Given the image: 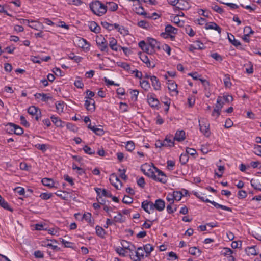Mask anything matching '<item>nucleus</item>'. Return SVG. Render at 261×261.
Segmentation results:
<instances>
[{
    "label": "nucleus",
    "mask_w": 261,
    "mask_h": 261,
    "mask_svg": "<svg viewBox=\"0 0 261 261\" xmlns=\"http://www.w3.org/2000/svg\"><path fill=\"white\" fill-rule=\"evenodd\" d=\"M90 8L95 15L101 16L107 12V6L99 1H95L90 4Z\"/></svg>",
    "instance_id": "nucleus-1"
},
{
    "label": "nucleus",
    "mask_w": 261,
    "mask_h": 261,
    "mask_svg": "<svg viewBox=\"0 0 261 261\" xmlns=\"http://www.w3.org/2000/svg\"><path fill=\"white\" fill-rule=\"evenodd\" d=\"M157 169L153 165L151 166L150 164L146 163L142 166L141 170L145 175L153 179V177H155V174Z\"/></svg>",
    "instance_id": "nucleus-2"
},
{
    "label": "nucleus",
    "mask_w": 261,
    "mask_h": 261,
    "mask_svg": "<svg viewBox=\"0 0 261 261\" xmlns=\"http://www.w3.org/2000/svg\"><path fill=\"white\" fill-rule=\"evenodd\" d=\"M96 42L100 51L108 52L109 48L108 41L102 35L97 36L96 38Z\"/></svg>",
    "instance_id": "nucleus-3"
},
{
    "label": "nucleus",
    "mask_w": 261,
    "mask_h": 261,
    "mask_svg": "<svg viewBox=\"0 0 261 261\" xmlns=\"http://www.w3.org/2000/svg\"><path fill=\"white\" fill-rule=\"evenodd\" d=\"M199 125L201 132L205 136L208 137L211 134L210 130V123L208 122L203 118H201L200 119H199Z\"/></svg>",
    "instance_id": "nucleus-4"
},
{
    "label": "nucleus",
    "mask_w": 261,
    "mask_h": 261,
    "mask_svg": "<svg viewBox=\"0 0 261 261\" xmlns=\"http://www.w3.org/2000/svg\"><path fill=\"white\" fill-rule=\"evenodd\" d=\"M130 257L133 261H141L144 256V251L141 247H138L137 250H134V253H130Z\"/></svg>",
    "instance_id": "nucleus-5"
},
{
    "label": "nucleus",
    "mask_w": 261,
    "mask_h": 261,
    "mask_svg": "<svg viewBox=\"0 0 261 261\" xmlns=\"http://www.w3.org/2000/svg\"><path fill=\"white\" fill-rule=\"evenodd\" d=\"M153 179L162 183H166L167 182L166 176L163 172L158 168L156 170L155 177H153Z\"/></svg>",
    "instance_id": "nucleus-6"
},
{
    "label": "nucleus",
    "mask_w": 261,
    "mask_h": 261,
    "mask_svg": "<svg viewBox=\"0 0 261 261\" xmlns=\"http://www.w3.org/2000/svg\"><path fill=\"white\" fill-rule=\"evenodd\" d=\"M141 207L146 213L148 214H150L154 210L153 202L151 201H143L142 202Z\"/></svg>",
    "instance_id": "nucleus-7"
},
{
    "label": "nucleus",
    "mask_w": 261,
    "mask_h": 261,
    "mask_svg": "<svg viewBox=\"0 0 261 261\" xmlns=\"http://www.w3.org/2000/svg\"><path fill=\"white\" fill-rule=\"evenodd\" d=\"M177 5H178L174 7V11L187 10L191 7L190 3L188 0H178Z\"/></svg>",
    "instance_id": "nucleus-8"
},
{
    "label": "nucleus",
    "mask_w": 261,
    "mask_h": 261,
    "mask_svg": "<svg viewBox=\"0 0 261 261\" xmlns=\"http://www.w3.org/2000/svg\"><path fill=\"white\" fill-rule=\"evenodd\" d=\"M28 112L29 114L35 116L36 120H38L41 117V111L39 109L35 106L30 107L28 109Z\"/></svg>",
    "instance_id": "nucleus-9"
},
{
    "label": "nucleus",
    "mask_w": 261,
    "mask_h": 261,
    "mask_svg": "<svg viewBox=\"0 0 261 261\" xmlns=\"http://www.w3.org/2000/svg\"><path fill=\"white\" fill-rule=\"evenodd\" d=\"M147 101L152 108H155L159 104V100L155 97V94L153 93H150L148 94Z\"/></svg>",
    "instance_id": "nucleus-10"
},
{
    "label": "nucleus",
    "mask_w": 261,
    "mask_h": 261,
    "mask_svg": "<svg viewBox=\"0 0 261 261\" xmlns=\"http://www.w3.org/2000/svg\"><path fill=\"white\" fill-rule=\"evenodd\" d=\"M109 46L114 51H118L121 50V46L117 44V40L114 37L109 38Z\"/></svg>",
    "instance_id": "nucleus-11"
},
{
    "label": "nucleus",
    "mask_w": 261,
    "mask_h": 261,
    "mask_svg": "<svg viewBox=\"0 0 261 261\" xmlns=\"http://www.w3.org/2000/svg\"><path fill=\"white\" fill-rule=\"evenodd\" d=\"M164 147H173L175 145L173 136L171 134L167 135L163 140Z\"/></svg>",
    "instance_id": "nucleus-12"
},
{
    "label": "nucleus",
    "mask_w": 261,
    "mask_h": 261,
    "mask_svg": "<svg viewBox=\"0 0 261 261\" xmlns=\"http://www.w3.org/2000/svg\"><path fill=\"white\" fill-rule=\"evenodd\" d=\"M154 210L156 209L159 212L163 211L165 207V201L161 199H158L153 203Z\"/></svg>",
    "instance_id": "nucleus-13"
},
{
    "label": "nucleus",
    "mask_w": 261,
    "mask_h": 261,
    "mask_svg": "<svg viewBox=\"0 0 261 261\" xmlns=\"http://www.w3.org/2000/svg\"><path fill=\"white\" fill-rule=\"evenodd\" d=\"M140 59L143 62L146 64L148 67H151L153 68L155 66V63L153 62H151L148 56L144 54H141L140 55Z\"/></svg>",
    "instance_id": "nucleus-14"
},
{
    "label": "nucleus",
    "mask_w": 261,
    "mask_h": 261,
    "mask_svg": "<svg viewBox=\"0 0 261 261\" xmlns=\"http://www.w3.org/2000/svg\"><path fill=\"white\" fill-rule=\"evenodd\" d=\"M94 100L86 99L85 101V107L86 110L91 112H94L95 110Z\"/></svg>",
    "instance_id": "nucleus-15"
},
{
    "label": "nucleus",
    "mask_w": 261,
    "mask_h": 261,
    "mask_svg": "<svg viewBox=\"0 0 261 261\" xmlns=\"http://www.w3.org/2000/svg\"><path fill=\"white\" fill-rule=\"evenodd\" d=\"M121 244L122 247L125 249L128 250L130 253H134V251L136 250L135 245L126 240H122Z\"/></svg>",
    "instance_id": "nucleus-16"
},
{
    "label": "nucleus",
    "mask_w": 261,
    "mask_h": 261,
    "mask_svg": "<svg viewBox=\"0 0 261 261\" xmlns=\"http://www.w3.org/2000/svg\"><path fill=\"white\" fill-rule=\"evenodd\" d=\"M186 138L185 132L183 130H178L176 131L173 139L174 141L181 142Z\"/></svg>",
    "instance_id": "nucleus-17"
},
{
    "label": "nucleus",
    "mask_w": 261,
    "mask_h": 261,
    "mask_svg": "<svg viewBox=\"0 0 261 261\" xmlns=\"http://www.w3.org/2000/svg\"><path fill=\"white\" fill-rule=\"evenodd\" d=\"M150 81L151 82V85L155 90L157 91L161 89V83L156 76L152 75L150 77Z\"/></svg>",
    "instance_id": "nucleus-18"
},
{
    "label": "nucleus",
    "mask_w": 261,
    "mask_h": 261,
    "mask_svg": "<svg viewBox=\"0 0 261 261\" xmlns=\"http://www.w3.org/2000/svg\"><path fill=\"white\" fill-rule=\"evenodd\" d=\"M205 28L206 30H215L217 31L219 34H220L221 33V28L214 22H211L210 23H206Z\"/></svg>",
    "instance_id": "nucleus-19"
},
{
    "label": "nucleus",
    "mask_w": 261,
    "mask_h": 261,
    "mask_svg": "<svg viewBox=\"0 0 261 261\" xmlns=\"http://www.w3.org/2000/svg\"><path fill=\"white\" fill-rule=\"evenodd\" d=\"M148 45L150 46V47L153 48L154 49L159 50L160 49V43L154 39L149 38L148 39Z\"/></svg>",
    "instance_id": "nucleus-20"
},
{
    "label": "nucleus",
    "mask_w": 261,
    "mask_h": 261,
    "mask_svg": "<svg viewBox=\"0 0 261 261\" xmlns=\"http://www.w3.org/2000/svg\"><path fill=\"white\" fill-rule=\"evenodd\" d=\"M30 23L31 24H29V27L36 30L43 29L44 28L42 23L38 21H31Z\"/></svg>",
    "instance_id": "nucleus-21"
},
{
    "label": "nucleus",
    "mask_w": 261,
    "mask_h": 261,
    "mask_svg": "<svg viewBox=\"0 0 261 261\" xmlns=\"http://www.w3.org/2000/svg\"><path fill=\"white\" fill-rule=\"evenodd\" d=\"M228 39L229 41L236 47L241 45L240 42L235 39V37L231 33H228Z\"/></svg>",
    "instance_id": "nucleus-22"
},
{
    "label": "nucleus",
    "mask_w": 261,
    "mask_h": 261,
    "mask_svg": "<svg viewBox=\"0 0 261 261\" xmlns=\"http://www.w3.org/2000/svg\"><path fill=\"white\" fill-rule=\"evenodd\" d=\"M233 251L229 248H224L222 254L227 257H229V261H234V258L232 256Z\"/></svg>",
    "instance_id": "nucleus-23"
},
{
    "label": "nucleus",
    "mask_w": 261,
    "mask_h": 261,
    "mask_svg": "<svg viewBox=\"0 0 261 261\" xmlns=\"http://www.w3.org/2000/svg\"><path fill=\"white\" fill-rule=\"evenodd\" d=\"M89 28L90 30L95 33H99L100 31V27L95 22L91 21L89 23Z\"/></svg>",
    "instance_id": "nucleus-24"
},
{
    "label": "nucleus",
    "mask_w": 261,
    "mask_h": 261,
    "mask_svg": "<svg viewBox=\"0 0 261 261\" xmlns=\"http://www.w3.org/2000/svg\"><path fill=\"white\" fill-rule=\"evenodd\" d=\"M36 99H40L42 101L46 102L51 98L48 94L36 93L34 94Z\"/></svg>",
    "instance_id": "nucleus-25"
},
{
    "label": "nucleus",
    "mask_w": 261,
    "mask_h": 261,
    "mask_svg": "<svg viewBox=\"0 0 261 261\" xmlns=\"http://www.w3.org/2000/svg\"><path fill=\"white\" fill-rule=\"evenodd\" d=\"M50 119L53 123L57 126L60 127H64L63 124L64 123L58 117L55 116H51Z\"/></svg>",
    "instance_id": "nucleus-26"
},
{
    "label": "nucleus",
    "mask_w": 261,
    "mask_h": 261,
    "mask_svg": "<svg viewBox=\"0 0 261 261\" xmlns=\"http://www.w3.org/2000/svg\"><path fill=\"white\" fill-rule=\"evenodd\" d=\"M168 88L170 91L175 92L176 95H178V91L177 90V85L175 84L172 80L168 81Z\"/></svg>",
    "instance_id": "nucleus-27"
},
{
    "label": "nucleus",
    "mask_w": 261,
    "mask_h": 261,
    "mask_svg": "<svg viewBox=\"0 0 261 261\" xmlns=\"http://www.w3.org/2000/svg\"><path fill=\"white\" fill-rule=\"evenodd\" d=\"M0 205L5 210H8L11 212L13 211V209L9 205L8 203L0 195Z\"/></svg>",
    "instance_id": "nucleus-28"
},
{
    "label": "nucleus",
    "mask_w": 261,
    "mask_h": 261,
    "mask_svg": "<svg viewBox=\"0 0 261 261\" xmlns=\"http://www.w3.org/2000/svg\"><path fill=\"white\" fill-rule=\"evenodd\" d=\"M109 180L112 185L118 189V185L116 184V183L117 182H120V181L115 173H113L110 175Z\"/></svg>",
    "instance_id": "nucleus-29"
},
{
    "label": "nucleus",
    "mask_w": 261,
    "mask_h": 261,
    "mask_svg": "<svg viewBox=\"0 0 261 261\" xmlns=\"http://www.w3.org/2000/svg\"><path fill=\"white\" fill-rule=\"evenodd\" d=\"M105 6H107V10L108 9L111 11H115L118 9L117 4L114 2H107Z\"/></svg>",
    "instance_id": "nucleus-30"
},
{
    "label": "nucleus",
    "mask_w": 261,
    "mask_h": 261,
    "mask_svg": "<svg viewBox=\"0 0 261 261\" xmlns=\"http://www.w3.org/2000/svg\"><path fill=\"white\" fill-rule=\"evenodd\" d=\"M210 203H211L212 204H213L216 208H221L223 210H225V211H228V212H231L232 211V210L231 208L229 207H227L226 206H225V205H221V204H220L214 201H211L210 200L209 201Z\"/></svg>",
    "instance_id": "nucleus-31"
},
{
    "label": "nucleus",
    "mask_w": 261,
    "mask_h": 261,
    "mask_svg": "<svg viewBox=\"0 0 261 261\" xmlns=\"http://www.w3.org/2000/svg\"><path fill=\"white\" fill-rule=\"evenodd\" d=\"M41 182L42 184L49 188L54 187V182L53 179L48 178H44L42 179Z\"/></svg>",
    "instance_id": "nucleus-32"
},
{
    "label": "nucleus",
    "mask_w": 261,
    "mask_h": 261,
    "mask_svg": "<svg viewBox=\"0 0 261 261\" xmlns=\"http://www.w3.org/2000/svg\"><path fill=\"white\" fill-rule=\"evenodd\" d=\"M141 87L145 91H148L150 88V85L148 81L146 80H142L140 81Z\"/></svg>",
    "instance_id": "nucleus-33"
},
{
    "label": "nucleus",
    "mask_w": 261,
    "mask_h": 261,
    "mask_svg": "<svg viewBox=\"0 0 261 261\" xmlns=\"http://www.w3.org/2000/svg\"><path fill=\"white\" fill-rule=\"evenodd\" d=\"M189 253L191 255L199 256L201 254V251L199 249H198L197 247H192L189 248Z\"/></svg>",
    "instance_id": "nucleus-34"
},
{
    "label": "nucleus",
    "mask_w": 261,
    "mask_h": 261,
    "mask_svg": "<svg viewBox=\"0 0 261 261\" xmlns=\"http://www.w3.org/2000/svg\"><path fill=\"white\" fill-rule=\"evenodd\" d=\"M246 251L248 255H256L258 254L255 249V246L248 247L246 249Z\"/></svg>",
    "instance_id": "nucleus-35"
},
{
    "label": "nucleus",
    "mask_w": 261,
    "mask_h": 261,
    "mask_svg": "<svg viewBox=\"0 0 261 261\" xmlns=\"http://www.w3.org/2000/svg\"><path fill=\"white\" fill-rule=\"evenodd\" d=\"M165 31L170 34H176L177 29L172 25L168 24L165 28Z\"/></svg>",
    "instance_id": "nucleus-36"
},
{
    "label": "nucleus",
    "mask_w": 261,
    "mask_h": 261,
    "mask_svg": "<svg viewBox=\"0 0 261 261\" xmlns=\"http://www.w3.org/2000/svg\"><path fill=\"white\" fill-rule=\"evenodd\" d=\"M95 229L96 233L97 236L102 238H104L106 234V232L105 230L101 227L97 225L96 226Z\"/></svg>",
    "instance_id": "nucleus-37"
},
{
    "label": "nucleus",
    "mask_w": 261,
    "mask_h": 261,
    "mask_svg": "<svg viewBox=\"0 0 261 261\" xmlns=\"http://www.w3.org/2000/svg\"><path fill=\"white\" fill-rule=\"evenodd\" d=\"M78 45L81 48H87L89 47V44L88 43L86 39L84 38H79L78 39Z\"/></svg>",
    "instance_id": "nucleus-38"
},
{
    "label": "nucleus",
    "mask_w": 261,
    "mask_h": 261,
    "mask_svg": "<svg viewBox=\"0 0 261 261\" xmlns=\"http://www.w3.org/2000/svg\"><path fill=\"white\" fill-rule=\"evenodd\" d=\"M192 48H193L194 49H202L203 48V44L198 41L190 45V50H192Z\"/></svg>",
    "instance_id": "nucleus-39"
},
{
    "label": "nucleus",
    "mask_w": 261,
    "mask_h": 261,
    "mask_svg": "<svg viewBox=\"0 0 261 261\" xmlns=\"http://www.w3.org/2000/svg\"><path fill=\"white\" fill-rule=\"evenodd\" d=\"M64 102L62 101H57L56 103V111L58 113H61L64 111Z\"/></svg>",
    "instance_id": "nucleus-40"
},
{
    "label": "nucleus",
    "mask_w": 261,
    "mask_h": 261,
    "mask_svg": "<svg viewBox=\"0 0 261 261\" xmlns=\"http://www.w3.org/2000/svg\"><path fill=\"white\" fill-rule=\"evenodd\" d=\"M153 247L150 244H147L144 246V251L146 253V256H148L150 252L153 250Z\"/></svg>",
    "instance_id": "nucleus-41"
},
{
    "label": "nucleus",
    "mask_w": 261,
    "mask_h": 261,
    "mask_svg": "<svg viewBox=\"0 0 261 261\" xmlns=\"http://www.w3.org/2000/svg\"><path fill=\"white\" fill-rule=\"evenodd\" d=\"M172 195L173 196L174 200L176 201H179L181 199L182 197L183 196V194L180 191H174L172 193Z\"/></svg>",
    "instance_id": "nucleus-42"
},
{
    "label": "nucleus",
    "mask_w": 261,
    "mask_h": 261,
    "mask_svg": "<svg viewBox=\"0 0 261 261\" xmlns=\"http://www.w3.org/2000/svg\"><path fill=\"white\" fill-rule=\"evenodd\" d=\"M251 185L254 189L261 191V184L258 181L252 179Z\"/></svg>",
    "instance_id": "nucleus-43"
},
{
    "label": "nucleus",
    "mask_w": 261,
    "mask_h": 261,
    "mask_svg": "<svg viewBox=\"0 0 261 261\" xmlns=\"http://www.w3.org/2000/svg\"><path fill=\"white\" fill-rule=\"evenodd\" d=\"M135 12L138 14L141 15H144L145 17L146 16L147 13L145 12L144 8L142 6H139L138 7L135 8Z\"/></svg>",
    "instance_id": "nucleus-44"
},
{
    "label": "nucleus",
    "mask_w": 261,
    "mask_h": 261,
    "mask_svg": "<svg viewBox=\"0 0 261 261\" xmlns=\"http://www.w3.org/2000/svg\"><path fill=\"white\" fill-rule=\"evenodd\" d=\"M189 160V156L187 153H182L179 158V161L181 164L184 165L187 163Z\"/></svg>",
    "instance_id": "nucleus-45"
},
{
    "label": "nucleus",
    "mask_w": 261,
    "mask_h": 261,
    "mask_svg": "<svg viewBox=\"0 0 261 261\" xmlns=\"http://www.w3.org/2000/svg\"><path fill=\"white\" fill-rule=\"evenodd\" d=\"M137 25L143 29H148L149 28V24L145 20H141L139 21Z\"/></svg>",
    "instance_id": "nucleus-46"
},
{
    "label": "nucleus",
    "mask_w": 261,
    "mask_h": 261,
    "mask_svg": "<svg viewBox=\"0 0 261 261\" xmlns=\"http://www.w3.org/2000/svg\"><path fill=\"white\" fill-rule=\"evenodd\" d=\"M167 211L169 214H172L176 211L177 210V206L176 205L173 204H168L167 206Z\"/></svg>",
    "instance_id": "nucleus-47"
},
{
    "label": "nucleus",
    "mask_w": 261,
    "mask_h": 261,
    "mask_svg": "<svg viewBox=\"0 0 261 261\" xmlns=\"http://www.w3.org/2000/svg\"><path fill=\"white\" fill-rule=\"evenodd\" d=\"M221 113V107L219 106L218 108H215L212 114L213 117L217 119L220 115Z\"/></svg>",
    "instance_id": "nucleus-48"
},
{
    "label": "nucleus",
    "mask_w": 261,
    "mask_h": 261,
    "mask_svg": "<svg viewBox=\"0 0 261 261\" xmlns=\"http://www.w3.org/2000/svg\"><path fill=\"white\" fill-rule=\"evenodd\" d=\"M126 150L128 151H132L135 149V144L132 141H128L125 145Z\"/></svg>",
    "instance_id": "nucleus-49"
},
{
    "label": "nucleus",
    "mask_w": 261,
    "mask_h": 261,
    "mask_svg": "<svg viewBox=\"0 0 261 261\" xmlns=\"http://www.w3.org/2000/svg\"><path fill=\"white\" fill-rule=\"evenodd\" d=\"M83 149L85 153L86 154L92 155L95 153V150L91 149L90 147H89L87 145H85Z\"/></svg>",
    "instance_id": "nucleus-50"
},
{
    "label": "nucleus",
    "mask_w": 261,
    "mask_h": 261,
    "mask_svg": "<svg viewBox=\"0 0 261 261\" xmlns=\"http://www.w3.org/2000/svg\"><path fill=\"white\" fill-rule=\"evenodd\" d=\"M185 29L186 33L190 37H193L195 35V33L190 26H186Z\"/></svg>",
    "instance_id": "nucleus-51"
},
{
    "label": "nucleus",
    "mask_w": 261,
    "mask_h": 261,
    "mask_svg": "<svg viewBox=\"0 0 261 261\" xmlns=\"http://www.w3.org/2000/svg\"><path fill=\"white\" fill-rule=\"evenodd\" d=\"M13 129L14 133L17 135H20L23 133V128L17 125H16L14 127H13Z\"/></svg>",
    "instance_id": "nucleus-52"
},
{
    "label": "nucleus",
    "mask_w": 261,
    "mask_h": 261,
    "mask_svg": "<svg viewBox=\"0 0 261 261\" xmlns=\"http://www.w3.org/2000/svg\"><path fill=\"white\" fill-rule=\"evenodd\" d=\"M194 195L196 196L197 198L200 199L201 201H204L206 202H209L210 200L206 198V197H204L203 195L204 194H202V193H199L198 192H195Z\"/></svg>",
    "instance_id": "nucleus-53"
},
{
    "label": "nucleus",
    "mask_w": 261,
    "mask_h": 261,
    "mask_svg": "<svg viewBox=\"0 0 261 261\" xmlns=\"http://www.w3.org/2000/svg\"><path fill=\"white\" fill-rule=\"evenodd\" d=\"M72 169L73 170H77V173L80 175L85 173L84 170L80 167H79L75 163H73L72 164Z\"/></svg>",
    "instance_id": "nucleus-54"
},
{
    "label": "nucleus",
    "mask_w": 261,
    "mask_h": 261,
    "mask_svg": "<svg viewBox=\"0 0 261 261\" xmlns=\"http://www.w3.org/2000/svg\"><path fill=\"white\" fill-rule=\"evenodd\" d=\"M101 25L102 26V27L107 29L109 31L113 30L112 24L109 23L106 21H101Z\"/></svg>",
    "instance_id": "nucleus-55"
},
{
    "label": "nucleus",
    "mask_w": 261,
    "mask_h": 261,
    "mask_svg": "<svg viewBox=\"0 0 261 261\" xmlns=\"http://www.w3.org/2000/svg\"><path fill=\"white\" fill-rule=\"evenodd\" d=\"M53 196V194L51 193H42L39 197L43 200H47Z\"/></svg>",
    "instance_id": "nucleus-56"
},
{
    "label": "nucleus",
    "mask_w": 261,
    "mask_h": 261,
    "mask_svg": "<svg viewBox=\"0 0 261 261\" xmlns=\"http://www.w3.org/2000/svg\"><path fill=\"white\" fill-rule=\"evenodd\" d=\"M114 221L115 222H118V223H121L124 221V220L123 219V216L122 214L120 213H119L117 215L114 217Z\"/></svg>",
    "instance_id": "nucleus-57"
},
{
    "label": "nucleus",
    "mask_w": 261,
    "mask_h": 261,
    "mask_svg": "<svg viewBox=\"0 0 261 261\" xmlns=\"http://www.w3.org/2000/svg\"><path fill=\"white\" fill-rule=\"evenodd\" d=\"M19 166H20V168L21 170H25V171H29L31 168V166L30 165H28L25 162L21 163L20 164Z\"/></svg>",
    "instance_id": "nucleus-58"
},
{
    "label": "nucleus",
    "mask_w": 261,
    "mask_h": 261,
    "mask_svg": "<svg viewBox=\"0 0 261 261\" xmlns=\"http://www.w3.org/2000/svg\"><path fill=\"white\" fill-rule=\"evenodd\" d=\"M115 250L116 252L119 254V255L122 256H126V252L125 251V249L123 247L117 248Z\"/></svg>",
    "instance_id": "nucleus-59"
},
{
    "label": "nucleus",
    "mask_w": 261,
    "mask_h": 261,
    "mask_svg": "<svg viewBox=\"0 0 261 261\" xmlns=\"http://www.w3.org/2000/svg\"><path fill=\"white\" fill-rule=\"evenodd\" d=\"M69 58L71 60H74L77 63L81 62L82 59L81 57L75 56L73 53L70 54L69 55Z\"/></svg>",
    "instance_id": "nucleus-60"
},
{
    "label": "nucleus",
    "mask_w": 261,
    "mask_h": 261,
    "mask_svg": "<svg viewBox=\"0 0 261 261\" xmlns=\"http://www.w3.org/2000/svg\"><path fill=\"white\" fill-rule=\"evenodd\" d=\"M86 96L85 97L86 99H89L91 100H93L92 98L95 95L94 92L89 90H87L86 91Z\"/></svg>",
    "instance_id": "nucleus-61"
},
{
    "label": "nucleus",
    "mask_w": 261,
    "mask_h": 261,
    "mask_svg": "<svg viewBox=\"0 0 261 261\" xmlns=\"http://www.w3.org/2000/svg\"><path fill=\"white\" fill-rule=\"evenodd\" d=\"M14 191L17 193L19 195H24L25 194V190L21 187H17L14 189Z\"/></svg>",
    "instance_id": "nucleus-62"
},
{
    "label": "nucleus",
    "mask_w": 261,
    "mask_h": 261,
    "mask_svg": "<svg viewBox=\"0 0 261 261\" xmlns=\"http://www.w3.org/2000/svg\"><path fill=\"white\" fill-rule=\"evenodd\" d=\"M83 219H84L88 223H91V214L90 213H85L83 216Z\"/></svg>",
    "instance_id": "nucleus-63"
},
{
    "label": "nucleus",
    "mask_w": 261,
    "mask_h": 261,
    "mask_svg": "<svg viewBox=\"0 0 261 261\" xmlns=\"http://www.w3.org/2000/svg\"><path fill=\"white\" fill-rule=\"evenodd\" d=\"M254 152L257 155L261 156V146L255 145L254 147Z\"/></svg>",
    "instance_id": "nucleus-64"
}]
</instances>
